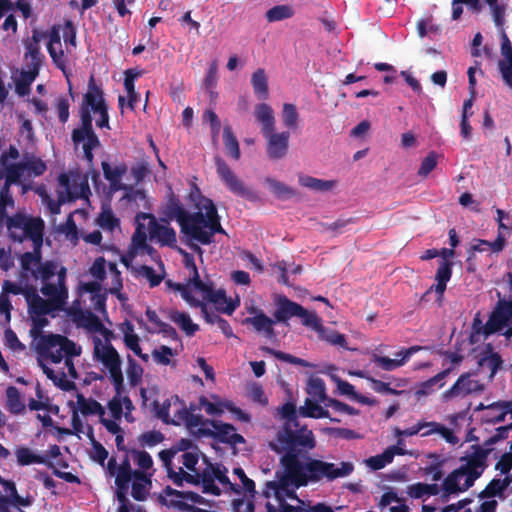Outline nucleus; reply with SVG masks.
Returning a JSON list of instances; mask_svg holds the SVG:
<instances>
[{"mask_svg":"<svg viewBox=\"0 0 512 512\" xmlns=\"http://www.w3.org/2000/svg\"><path fill=\"white\" fill-rule=\"evenodd\" d=\"M317 441L314 437H301L295 447L279 456V464L282 471L276 472L277 481L266 483L263 491L268 497L272 491L278 498L288 487H305L322 481L333 482L339 478H345L354 471V464L349 461H341L338 464L321 459L312 458L310 452L316 448Z\"/></svg>","mask_w":512,"mask_h":512,"instance_id":"nucleus-1","label":"nucleus"},{"mask_svg":"<svg viewBox=\"0 0 512 512\" xmlns=\"http://www.w3.org/2000/svg\"><path fill=\"white\" fill-rule=\"evenodd\" d=\"M164 214L170 220H176L181 233L188 241H195L202 245H209L214 241L216 233H225L220 223L217 208L213 201L204 198L200 202L199 211L189 213L181 201L171 193Z\"/></svg>","mask_w":512,"mask_h":512,"instance_id":"nucleus-2","label":"nucleus"},{"mask_svg":"<svg viewBox=\"0 0 512 512\" xmlns=\"http://www.w3.org/2000/svg\"><path fill=\"white\" fill-rule=\"evenodd\" d=\"M278 411L284 423L277 430L274 438L268 443V447L280 456L294 448L299 438H309L315 435L307 425L300 424L296 405L293 402H286Z\"/></svg>","mask_w":512,"mask_h":512,"instance_id":"nucleus-3","label":"nucleus"},{"mask_svg":"<svg viewBox=\"0 0 512 512\" xmlns=\"http://www.w3.org/2000/svg\"><path fill=\"white\" fill-rule=\"evenodd\" d=\"M66 273V268L62 266L58 272V283L42 285L41 292L48 297V300L40 296L32 297V301L27 304L31 316H45L52 311L62 309L68 299Z\"/></svg>","mask_w":512,"mask_h":512,"instance_id":"nucleus-4","label":"nucleus"},{"mask_svg":"<svg viewBox=\"0 0 512 512\" xmlns=\"http://www.w3.org/2000/svg\"><path fill=\"white\" fill-rule=\"evenodd\" d=\"M7 229L10 237L22 243L30 239L36 248L42 247L45 223L40 217H30L22 213H16L7 217Z\"/></svg>","mask_w":512,"mask_h":512,"instance_id":"nucleus-5","label":"nucleus"},{"mask_svg":"<svg viewBox=\"0 0 512 512\" xmlns=\"http://www.w3.org/2000/svg\"><path fill=\"white\" fill-rule=\"evenodd\" d=\"M103 334L105 336V343H103L98 337H95L93 340V356L108 370L109 378L113 384L114 390L118 391L121 384H124V377L121 369L122 360L108 338V336L112 335V332L106 329Z\"/></svg>","mask_w":512,"mask_h":512,"instance_id":"nucleus-6","label":"nucleus"},{"mask_svg":"<svg viewBox=\"0 0 512 512\" xmlns=\"http://www.w3.org/2000/svg\"><path fill=\"white\" fill-rule=\"evenodd\" d=\"M466 463L449 473L443 480L442 488L448 494H456L467 491L474 485V482L481 477L485 466L476 463L468 456L461 458Z\"/></svg>","mask_w":512,"mask_h":512,"instance_id":"nucleus-7","label":"nucleus"},{"mask_svg":"<svg viewBox=\"0 0 512 512\" xmlns=\"http://www.w3.org/2000/svg\"><path fill=\"white\" fill-rule=\"evenodd\" d=\"M37 352L44 358L50 359L53 363H60L69 356H79L81 348L75 342L60 334H48L37 342Z\"/></svg>","mask_w":512,"mask_h":512,"instance_id":"nucleus-8","label":"nucleus"},{"mask_svg":"<svg viewBox=\"0 0 512 512\" xmlns=\"http://www.w3.org/2000/svg\"><path fill=\"white\" fill-rule=\"evenodd\" d=\"M214 163L218 177L231 193L248 200H254L256 198L255 193L236 176L224 159L220 156H215Z\"/></svg>","mask_w":512,"mask_h":512,"instance_id":"nucleus-9","label":"nucleus"},{"mask_svg":"<svg viewBox=\"0 0 512 512\" xmlns=\"http://www.w3.org/2000/svg\"><path fill=\"white\" fill-rule=\"evenodd\" d=\"M208 425L213 429H203L201 433L210 437L220 443L235 446L237 444H244L245 438L236 432V428L229 423H224L219 420H207Z\"/></svg>","mask_w":512,"mask_h":512,"instance_id":"nucleus-10","label":"nucleus"},{"mask_svg":"<svg viewBox=\"0 0 512 512\" xmlns=\"http://www.w3.org/2000/svg\"><path fill=\"white\" fill-rule=\"evenodd\" d=\"M473 373L466 372L459 376L456 382L443 392L442 398L447 401L456 397H466L471 394L481 393L485 390V385L478 380L472 379Z\"/></svg>","mask_w":512,"mask_h":512,"instance_id":"nucleus-11","label":"nucleus"},{"mask_svg":"<svg viewBox=\"0 0 512 512\" xmlns=\"http://www.w3.org/2000/svg\"><path fill=\"white\" fill-rule=\"evenodd\" d=\"M512 324V300H499L485 324L484 333L490 335Z\"/></svg>","mask_w":512,"mask_h":512,"instance_id":"nucleus-12","label":"nucleus"},{"mask_svg":"<svg viewBox=\"0 0 512 512\" xmlns=\"http://www.w3.org/2000/svg\"><path fill=\"white\" fill-rule=\"evenodd\" d=\"M263 136L267 140L266 153L270 159L280 160L287 155L290 139L288 131L275 132L274 130Z\"/></svg>","mask_w":512,"mask_h":512,"instance_id":"nucleus-13","label":"nucleus"},{"mask_svg":"<svg viewBox=\"0 0 512 512\" xmlns=\"http://www.w3.org/2000/svg\"><path fill=\"white\" fill-rule=\"evenodd\" d=\"M141 217L150 220L149 234L151 239H157L158 242L163 246H176V232L172 227L157 223L154 216L151 214L140 213L137 215V219Z\"/></svg>","mask_w":512,"mask_h":512,"instance_id":"nucleus-14","label":"nucleus"},{"mask_svg":"<svg viewBox=\"0 0 512 512\" xmlns=\"http://www.w3.org/2000/svg\"><path fill=\"white\" fill-rule=\"evenodd\" d=\"M424 349L422 346H411L396 353L397 358L391 359L386 356L373 354L371 361L384 371H393L396 368L403 366L412 355Z\"/></svg>","mask_w":512,"mask_h":512,"instance_id":"nucleus-15","label":"nucleus"},{"mask_svg":"<svg viewBox=\"0 0 512 512\" xmlns=\"http://www.w3.org/2000/svg\"><path fill=\"white\" fill-rule=\"evenodd\" d=\"M47 36L45 32L38 29L32 30V36L24 40V58L29 60L28 67L40 69L44 55L40 52V43Z\"/></svg>","mask_w":512,"mask_h":512,"instance_id":"nucleus-16","label":"nucleus"},{"mask_svg":"<svg viewBox=\"0 0 512 512\" xmlns=\"http://www.w3.org/2000/svg\"><path fill=\"white\" fill-rule=\"evenodd\" d=\"M108 106L104 98L103 89L96 84L93 75L90 76L88 81L87 92L83 95L81 108L88 109L94 114Z\"/></svg>","mask_w":512,"mask_h":512,"instance_id":"nucleus-17","label":"nucleus"},{"mask_svg":"<svg viewBox=\"0 0 512 512\" xmlns=\"http://www.w3.org/2000/svg\"><path fill=\"white\" fill-rule=\"evenodd\" d=\"M92 113L85 108H79L80 126L73 129L71 133V140L77 148L85 138L98 137L93 129Z\"/></svg>","mask_w":512,"mask_h":512,"instance_id":"nucleus-18","label":"nucleus"},{"mask_svg":"<svg viewBox=\"0 0 512 512\" xmlns=\"http://www.w3.org/2000/svg\"><path fill=\"white\" fill-rule=\"evenodd\" d=\"M276 310L273 317L276 322H287L292 317H297L304 312V307L284 295H280L276 299Z\"/></svg>","mask_w":512,"mask_h":512,"instance_id":"nucleus-19","label":"nucleus"},{"mask_svg":"<svg viewBox=\"0 0 512 512\" xmlns=\"http://www.w3.org/2000/svg\"><path fill=\"white\" fill-rule=\"evenodd\" d=\"M47 51L57 68H59L68 78L66 74V57L61 49V38L57 27H52L49 34V41L47 43Z\"/></svg>","mask_w":512,"mask_h":512,"instance_id":"nucleus-20","label":"nucleus"},{"mask_svg":"<svg viewBox=\"0 0 512 512\" xmlns=\"http://www.w3.org/2000/svg\"><path fill=\"white\" fill-rule=\"evenodd\" d=\"M452 268L453 261L440 260L435 275L436 284L431 286L427 293L434 290L438 295V300H440L444 295L448 281L451 279Z\"/></svg>","mask_w":512,"mask_h":512,"instance_id":"nucleus-21","label":"nucleus"},{"mask_svg":"<svg viewBox=\"0 0 512 512\" xmlns=\"http://www.w3.org/2000/svg\"><path fill=\"white\" fill-rule=\"evenodd\" d=\"M101 167L103 170L104 178L109 181L112 190L118 191L121 189H127V185L121 183L122 177L127 173L128 170L126 164L122 163L112 168L108 162L103 161L101 163Z\"/></svg>","mask_w":512,"mask_h":512,"instance_id":"nucleus-22","label":"nucleus"},{"mask_svg":"<svg viewBox=\"0 0 512 512\" xmlns=\"http://www.w3.org/2000/svg\"><path fill=\"white\" fill-rule=\"evenodd\" d=\"M501 53L505 60L499 61V69L505 83L512 88V46L504 32L502 34Z\"/></svg>","mask_w":512,"mask_h":512,"instance_id":"nucleus-23","label":"nucleus"},{"mask_svg":"<svg viewBox=\"0 0 512 512\" xmlns=\"http://www.w3.org/2000/svg\"><path fill=\"white\" fill-rule=\"evenodd\" d=\"M177 289L179 291H181V295H182L183 299L186 300L190 305L200 308L201 314L203 315V317L207 323L218 324V320L222 319V317H220L218 314H216L214 312H210L208 310L207 305L204 302L196 299L192 295V291H191V289H189V287L181 286V284H178Z\"/></svg>","mask_w":512,"mask_h":512,"instance_id":"nucleus-24","label":"nucleus"},{"mask_svg":"<svg viewBox=\"0 0 512 512\" xmlns=\"http://www.w3.org/2000/svg\"><path fill=\"white\" fill-rule=\"evenodd\" d=\"M454 370V367L446 368L435 376L429 378L426 381L420 382L418 388L415 391V395L419 398L426 396L435 391L436 388H442L445 385L444 379Z\"/></svg>","mask_w":512,"mask_h":512,"instance_id":"nucleus-25","label":"nucleus"},{"mask_svg":"<svg viewBox=\"0 0 512 512\" xmlns=\"http://www.w3.org/2000/svg\"><path fill=\"white\" fill-rule=\"evenodd\" d=\"M275 322V319L268 317L262 310H255L253 317L245 319V323L252 325L257 332H263L267 338L275 336L273 328Z\"/></svg>","mask_w":512,"mask_h":512,"instance_id":"nucleus-26","label":"nucleus"},{"mask_svg":"<svg viewBox=\"0 0 512 512\" xmlns=\"http://www.w3.org/2000/svg\"><path fill=\"white\" fill-rule=\"evenodd\" d=\"M152 474H146L140 470H134L131 495L136 501H144L148 495V487L151 486Z\"/></svg>","mask_w":512,"mask_h":512,"instance_id":"nucleus-27","label":"nucleus"},{"mask_svg":"<svg viewBox=\"0 0 512 512\" xmlns=\"http://www.w3.org/2000/svg\"><path fill=\"white\" fill-rule=\"evenodd\" d=\"M255 118L261 124L262 134L275 130V116L273 109L266 103H260L255 107Z\"/></svg>","mask_w":512,"mask_h":512,"instance_id":"nucleus-28","label":"nucleus"},{"mask_svg":"<svg viewBox=\"0 0 512 512\" xmlns=\"http://www.w3.org/2000/svg\"><path fill=\"white\" fill-rule=\"evenodd\" d=\"M217 464L208 463L207 466L199 474V482L202 485V492L219 496L220 488L215 484L214 474L216 473Z\"/></svg>","mask_w":512,"mask_h":512,"instance_id":"nucleus-29","label":"nucleus"},{"mask_svg":"<svg viewBox=\"0 0 512 512\" xmlns=\"http://www.w3.org/2000/svg\"><path fill=\"white\" fill-rule=\"evenodd\" d=\"M17 463L20 466H28L31 464H44L48 468H54V464L49 461L45 456L35 454L30 448L26 446H19L15 450Z\"/></svg>","mask_w":512,"mask_h":512,"instance_id":"nucleus-30","label":"nucleus"},{"mask_svg":"<svg viewBox=\"0 0 512 512\" xmlns=\"http://www.w3.org/2000/svg\"><path fill=\"white\" fill-rule=\"evenodd\" d=\"M274 495L279 502V512H303L304 502L298 499L295 491L288 488V492H284L283 495L278 498L272 491L267 498Z\"/></svg>","mask_w":512,"mask_h":512,"instance_id":"nucleus-31","label":"nucleus"},{"mask_svg":"<svg viewBox=\"0 0 512 512\" xmlns=\"http://www.w3.org/2000/svg\"><path fill=\"white\" fill-rule=\"evenodd\" d=\"M319 403L315 399L306 398L304 406L299 408L298 413L303 417L314 419L329 418L332 422H340L337 418H331L329 411L324 409Z\"/></svg>","mask_w":512,"mask_h":512,"instance_id":"nucleus-32","label":"nucleus"},{"mask_svg":"<svg viewBox=\"0 0 512 512\" xmlns=\"http://www.w3.org/2000/svg\"><path fill=\"white\" fill-rule=\"evenodd\" d=\"M78 409L84 416L98 415L100 418L104 416V407L93 398H86L82 393L76 396Z\"/></svg>","mask_w":512,"mask_h":512,"instance_id":"nucleus-33","label":"nucleus"},{"mask_svg":"<svg viewBox=\"0 0 512 512\" xmlns=\"http://www.w3.org/2000/svg\"><path fill=\"white\" fill-rule=\"evenodd\" d=\"M206 300L215 304L218 311L227 315H231L237 307L236 303L227 299L226 292L222 289H213Z\"/></svg>","mask_w":512,"mask_h":512,"instance_id":"nucleus-34","label":"nucleus"},{"mask_svg":"<svg viewBox=\"0 0 512 512\" xmlns=\"http://www.w3.org/2000/svg\"><path fill=\"white\" fill-rule=\"evenodd\" d=\"M298 181L301 186L319 192L329 191L336 185L334 180H323L304 174L298 175Z\"/></svg>","mask_w":512,"mask_h":512,"instance_id":"nucleus-35","label":"nucleus"},{"mask_svg":"<svg viewBox=\"0 0 512 512\" xmlns=\"http://www.w3.org/2000/svg\"><path fill=\"white\" fill-rule=\"evenodd\" d=\"M41 248L33 246L32 252H25L20 256V265L24 273H30L33 277V272L41 264L42 253Z\"/></svg>","mask_w":512,"mask_h":512,"instance_id":"nucleus-36","label":"nucleus"},{"mask_svg":"<svg viewBox=\"0 0 512 512\" xmlns=\"http://www.w3.org/2000/svg\"><path fill=\"white\" fill-rule=\"evenodd\" d=\"M265 183L269 186L271 193L277 199L288 200L297 195V191L294 188L271 177H267Z\"/></svg>","mask_w":512,"mask_h":512,"instance_id":"nucleus-37","label":"nucleus"},{"mask_svg":"<svg viewBox=\"0 0 512 512\" xmlns=\"http://www.w3.org/2000/svg\"><path fill=\"white\" fill-rule=\"evenodd\" d=\"M58 265L56 262L52 260H47L45 262H41V264L36 268L35 272H33V278L35 280H41L43 285L52 284L50 279L55 275L58 277Z\"/></svg>","mask_w":512,"mask_h":512,"instance_id":"nucleus-38","label":"nucleus"},{"mask_svg":"<svg viewBox=\"0 0 512 512\" xmlns=\"http://www.w3.org/2000/svg\"><path fill=\"white\" fill-rule=\"evenodd\" d=\"M6 407L11 414L19 415L25 412V404L21 399L19 390L15 386L6 389Z\"/></svg>","mask_w":512,"mask_h":512,"instance_id":"nucleus-39","label":"nucleus"},{"mask_svg":"<svg viewBox=\"0 0 512 512\" xmlns=\"http://www.w3.org/2000/svg\"><path fill=\"white\" fill-rule=\"evenodd\" d=\"M251 84L255 95L259 99L265 100L268 98V80L264 69L259 68L252 74Z\"/></svg>","mask_w":512,"mask_h":512,"instance_id":"nucleus-40","label":"nucleus"},{"mask_svg":"<svg viewBox=\"0 0 512 512\" xmlns=\"http://www.w3.org/2000/svg\"><path fill=\"white\" fill-rule=\"evenodd\" d=\"M307 393L316 401L326 404L329 397L326 395V387L322 378L310 377L307 384Z\"/></svg>","mask_w":512,"mask_h":512,"instance_id":"nucleus-41","label":"nucleus"},{"mask_svg":"<svg viewBox=\"0 0 512 512\" xmlns=\"http://www.w3.org/2000/svg\"><path fill=\"white\" fill-rule=\"evenodd\" d=\"M223 142L227 155L234 160H239L241 156L239 142L230 126H225L223 129Z\"/></svg>","mask_w":512,"mask_h":512,"instance_id":"nucleus-42","label":"nucleus"},{"mask_svg":"<svg viewBox=\"0 0 512 512\" xmlns=\"http://www.w3.org/2000/svg\"><path fill=\"white\" fill-rule=\"evenodd\" d=\"M39 70L36 67H28L21 72L20 79L16 83V91L19 95L24 96L29 92V87L38 76Z\"/></svg>","mask_w":512,"mask_h":512,"instance_id":"nucleus-43","label":"nucleus"},{"mask_svg":"<svg viewBox=\"0 0 512 512\" xmlns=\"http://www.w3.org/2000/svg\"><path fill=\"white\" fill-rule=\"evenodd\" d=\"M170 318L173 322L178 324L188 336H193L199 330V326L194 324L190 316L185 312L174 311L171 313Z\"/></svg>","mask_w":512,"mask_h":512,"instance_id":"nucleus-44","label":"nucleus"},{"mask_svg":"<svg viewBox=\"0 0 512 512\" xmlns=\"http://www.w3.org/2000/svg\"><path fill=\"white\" fill-rule=\"evenodd\" d=\"M407 493L412 498L420 499L424 495H437L439 493V487L436 483L426 484L418 482L408 486Z\"/></svg>","mask_w":512,"mask_h":512,"instance_id":"nucleus-45","label":"nucleus"},{"mask_svg":"<svg viewBox=\"0 0 512 512\" xmlns=\"http://www.w3.org/2000/svg\"><path fill=\"white\" fill-rule=\"evenodd\" d=\"M478 364L480 367L490 370L489 380L492 381L497 371L502 368L503 360L498 353L492 352L489 355L481 357Z\"/></svg>","mask_w":512,"mask_h":512,"instance_id":"nucleus-46","label":"nucleus"},{"mask_svg":"<svg viewBox=\"0 0 512 512\" xmlns=\"http://www.w3.org/2000/svg\"><path fill=\"white\" fill-rule=\"evenodd\" d=\"M293 15L294 11L289 5H276L265 13L266 20L270 23L289 19Z\"/></svg>","mask_w":512,"mask_h":512,"instance_id":"nucleus-47","label":"nucleus"},{"mask_svg":"<svg viewBox=\"0 0 512 512\" xmlns=\"http://www.w3.org/2000/svg\"><path fill=\"white\" fill-rule=\"evenodd\" d=\"M489 6L493 21L498 28H502L505 23V12L507 4L499 2V0H484Z\"/></svg>","mask_w":512,"mask_h":512,"instance_id":"nucleus-48","label":"nucleus"},{"mask_svg":"<svg viewBox=\"0 0 512 512\" xmlns=\"http://www.w3.org/2000/svg\"><path fill=\"white\" fill-rule=\"evenodd\" d=\"M429 425L430 429L422 433V436H428L437 433L450 444L458 443V437L451 429L437 422H430Z\"/></svg>","mask_w":512,"mask_h":512,"instance_id":"nucleus-49","label":"nucleus"},{"mask_svg":"<svg viewBox=\"0 0 512 512\" xmlns=\"http://www.w3.org/2000/svg\"><path fill=\"white\" fill-rule=\"evenodd\" d=\"M162 496H164L165 498L175 496L177 498L189 500L196 504H205V499L198 493L193 491H179L171 488L170 486H166L164 488Z\"/></svg>","mask_w":512,"mask_h":512,"instance_id":"nucleus-50","label":"nucleus"},{"mask_svg":"<svg viewBox=\"0 0 512 512\" xmlns=\"http://www.w3.org/2000/svg\"><path fill=\"white\" fill-rule=\"evenodd\" d=\"M321 340L329 343L330 345L339 346L347 349V341L344 334H341L335 330L326 329L323 326L322 332H317Z\"/></svg>","mask_w":512,"mask_h":512,"instance_id":"nucleus-51","label":"nucleus"},{"mask_svg":"<svg viewBox=\"0 0 512 512\" xmlns=\"http://www.w3.org/2000/svg\"><path fill=\"white\" fill-rule=\"evenodd\" d=\"M299 113L296 106L291 103H285L282 110L283 124L288 129H297Z\"/></svg>","mask_w":512,"mask_h":512,"instance_id":"nucleus-52","label":"nucleus"},{"mask_svg":"<svg viewBox=\"0 0 512 512\" xmlns=\"http://www.w3.org/2000/svg\"><path fill=\"white\" fill-rule=\"evenodd\" d=\"M130 455L140 471L146 473L147 470L153 467V459L147 451L130 449Z\"/></svg>","mask_w":512,"mask_h":512,"instance_id":"nucleus-53","label":"nucleus"},{"mask_svg":"<svg viewBox=\"0 0 512 512\" xmlns=\"http://www.w3.org/2000/svg\"><path fill=\"white\" fill-rule=\"evenodd\" d=\"M217 400L216 403L210 402L205 396L199 398L200 407L204 408L206 413L211 416H221L224 412V402L220 401L218 396L212 395Z\"/></svg>","mask_w":512,"mask_h":512,"instance_id":"nucleus-54","label":"nucleus"},{"mask_svg":"<svg viewBox=\"0 0 512 512\" xmlns=\"http://www.w3.org/2000/svg\"><path fill=\"white\" fill-rule=\"evenodd\" d=\"M24 171L29 172L30 175L33 176H41L45 173L47 170V166L45 162L37 157L32 156L29 159H26L25 161L21 162Z\"/></svg>","mask_w":512,"mask_h":512,"instance_id":"nucleus-55","label":"nucleus"},{"mask_svg":"<svg viewBox=\"0 0 512 512\" xmlns=\"http://www.w3.org/2000/svg\"><path fill=\"white\" fill-rule=\"evenodd\" d=\"M127 361V377L129 384L131 386H137L142 380L143 368L131 357V355L127 356Z\"/></svg>","mask_w":512,"mask_h":512,"instance_id":"nucleus-56","label":"nucleus"},{"mask_svg":"<svg viewBox=\"0 0 512 512\" xmlns=\"http://www.w3.org/2000/svg\"><path fill=\"white\" fill-rule=\"evenodd\" d=\"M173 405L177 406L178 408L174 413V417L171 418V424L177 426L183 423L185 424L191 411L188 410L185 403L181 399H179L177 395L173 396Z\"/></svg>","mask_w":512,"mask_h":512,"instance_id":"nucleus-57","label":"nucleus"},{"mask_svg":"<svg viewBox=\"0 0 512 512\" xmlns=\"http://www.w3.org/2000/svg\"><path fill=\"white\" fill-rule=\"evenodd\" d=\"M23 173L24 169L21 162L7 165L5 167L4 185L11 187V185L19 183Z\"/></svg>","mask_w":512,"mask_h":512,"instance_id":"nucleus-58","label":"nucleus"},{"mask_svg":"<svg viewBox=\"0 0 512 512\" xmlns=\"http://www.w3.org/2000/svg\"><path fill=\"white\" fill-rule=\"evenodd\" d=\"M297 317L301 318L304 326L312 328L316 332H322V320L315 312L308 311L304 308V312H301Z\"/></svg>","mask_w":512,"mask_h":512,"instance_id":"nucleus-59","label":"nucleus"},{"mask_svg":"<svg viewBox=\"0 0 512 512\" xmlns=\"http://www.w3.org/2000/svg\"><path fill=\"white\" fill-rule=\"evenodd\" d=\"M97 223L101 228L109 231H113L120 224L119 219L115 217L110 208L102 210L97 219Z\"/></svg>","mask_w":512,"mask_h":512,"instance_id":"nucleus-60","label":"nucleus"},{"mask_svg":"<svg viewBox=\"0 0 512 512\" xmlns=\"http://www.w3.org/2000/svg\"><path fill=\"white\" fill-rule=\"evenodd\" d=\"M124 392V384H121L120 389L117 391L115 390V395L112 397V399L108 402V409L111 412L112 417L115 420H119L122 417L123 414V406L121 401V395Z\"/></svg>","mask_w":512,"mask_h":512,"instance_id":"nucleus-61","label":"nucleus"},{"mask_svg":"<svg viewBox=\"0 0 512 512\" xmlns=\"http://www.w3.org/2000/svg\"><path fill=\"white\" fill-rule=\"evenodd\" d=\"M262 351L274 356L275 358H277L281 361H284V362H287L290 364L301 365V366L308 365V363L304 359L298 358L296 356H293L291 354H288V353H285L282 351L275 350V349L267 347V346L262 347Z\"/></svg>","mask_w":512,"mask_h":512,"instance_id":"nucleus-62","label":"nucleus"},{"mask_svg":"<svg viewBox=\"0 0 512 512\" xmlns=\"http://www.w3.org/2000/svg\"><path fill=\"white\" fill-rule=\"evenodd\" d=\"M393 461V453L386 449L382 454L372 456L366 460L367 466L373 470H380Z\"/></svg>","mask_w":512,"mask_h":512,"instance_id":"nucleus-63","label":"nucleus"},{"mask_svg":"<svg viewBox=\"0 0 512 512\" xmlns=\"http://www.w3.org/2000/svg\"><path fill=\"white\" fill-rule=\"evenodd\" d=\"M115 476V478H118L119 482L121 483L131 481V479L134 477V470L131 468L129 454H125L123 460L118 466V470Z\"/></svg>","mask_w":512,"mask_h":512,"instance_id":"nucleus-64","label":"nucleus"}]
</instances>
